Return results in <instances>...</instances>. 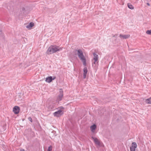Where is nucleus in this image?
<instances>
[{
  "label": "nucleus",
  "mask_w": 151,
  "mask_h": 151,
  "mask_svg": "<svg viewBox=\"0 0 151 151\" xmlns=\"http://www.w3.org/2000/svg\"><path fill=\"white\" fill-rule=\"evenodd\" d=\"M52 149V146H50L48 147L47 151H51Z\"/></svg>",
  "instance_id": "dca6fc26"
},
{
  "label": "nucleus",
  "mask_w": 151,
  "mask_h": 151,
  "mask_svg": "<svg viewBox=\"0 0 151 151\" xmlns=\"http://www.w3.org/2000/svg\"><path fill=\"white\" fill-rule=\"evenodd\" d=\"M28 119L29 121H30L31 122H32V118L30 117H29Z\"/></svg>",
  "instance_id": "aec40b11"
},
{
  "label": "nucleus",
  "mask_w": 151,
  "mask_h": 151,
  "mask_svg": "<svg viewBox=\"0 0 151 151\" xmlns=\"http://www.w3.org/2000/svg\"><path fill=\"white\" fill-rule=\"evenodd\" d=\"M127 6H128V8H129L130 9H134V8L133 6L130 3H128L127 4Z\"/></svg>",
  "instance_id": "4468645a"
},
{
  "label": "nucleus",
  "mask_w": 151,
  "mask_h": 151,
  "mask_svg": "<svg viewBox=\"0 0 151 151\" xmlns=\"http://www.w3.org/2000/svg\"><path fill=\"white\" fill-rule=\"evenodd\" d=\"M1 31H0V34H1Z\"/></svg>",
  "instance_id": "393cba45"
},
{
  "label": "nucleus",
  "mask_w": 151,
  "mask_h": 151,
  "mask_svg": "<svg viewBox=\"0 0 151 151\" xmlns=\"http://www.w3.org/2000/svg\"><path fill=\"white\" fill-rule=\"evenodd\" d=\"M63 91L61 90L60 91V94L58 95L57 99V101H59L62 100V97L63 96Z\"/></svg>",
  "instance_id": "39448f33"
},
{
  "label": "nucleus",
  "mask_w": 151,
  "mask_h": 151,
  "mask_svg": "<svg viewBox=\"0 0 151 151\" xmlns=\"http://www.w3.org/2000/svg\"><path fill=\"white\" fill-rule=\"evenodd\" d=\"M34 25V23L33 22H30L29 24L26 26V27L27 29H30Z\"/></svg>",
  "instance_id": "9d476101"
},
{
  "label": "nucleus",
  "mask_w": 151,
  "mask_h": 151,
  "mask_svg": "<svg viewBox=\"0 0 151 151\" xmlns=\"http://www.w3.org/2000/svg\"><path fill=\"white\" fill-rule=\"evenodd\" d=\"M62 109H63V107H62Z\"/></svg>",
  "instance_id": "a878e982"
},
{
  "label": "nucleus",
  "mask_w": 151,
  "mask_h": 151,
  "mask_svg": "<svg viewBox=\"0 0 151 151\" xmlns=\"http://www.w3.org/2000/svg\"><path fill=\"white\" fill-rule=\"evenodd\" d=\"M52 81V77L51 76L47 77L45 80L46 82L49 83L51 82Z\"/></svg>",
  "instance_id": "1a4fd4ad"
},
{
  "label": "nucleus",
  "mask_w": 151,
  "mask_h": 151,
  "mask_svg": "<svg viewBox=\"0 0 151 151\" xmlns=\"http://www.w3.org/2000/svg\"><path fill=\"white\" fill-rule=\"evenodd\" d=\"M119 37H122V38H129L130 37V35H122L121 34H120Z\"/></svg>",
  "instance_id": "9b49d317"
},
{
  "label": "nucleus",
  "mask_w": 151,
  "mask_h": 151,
  "mask_svg": "<svg viewBox=\"0 0 151 151\" xmlns=\"http://www.w3.org/2000/svg\"><path fill=\"white\" fill-rule=\"evenodd\" d=\"M59 46L55 45H51L48 49L46 53L48 54H51L60 50Z\"/></svg>",
  "instance_id": "f257e3e1"
},
{
  "label": "nucleus",
  "mask_w": 151,
  "mask_h": 151,
  "mask_svg": "<svg viewBox=\"0 0 151 151\" xmlns=\"http://www.w3.org/2000/svg\"><path fill=\"white\" fill-rule=\"evenodd\" d=\"M56 78V77L55 76H53V77H52V80H55Z\"/></svg>",
  "instance_id": "412c9836"
},
{
  "label": "nucleus",
  "mask_w": 151,
  "mask_h": 151,
  "mask_svg": "<svg viewBox=\"0 0 151 151\" xmlns=\"http://www.w3.org/2000/svg\"><path fill=\"white\" fill-rule=\"evenodd\" d=\"M77 55L80 59L81 60L83 63V65L85 66L86 65V60L84 56L83 52L82 50H78L77 51Z\"/></svg>",
  "instance_id": "f03ea898"
},
{
  "label": "nucleus",
  "mask_w": 151,
  "mask_h": 151,
  "mask_svg": "<svg viewBox=\"0 0 151 151\" xmlns=\"http://www.w3.org/2000/svg\"><path fill=\"white\" fill-rule=\"evenodd\" d=\"M131 147L136 148L137 147L136 143L135 142H133L132 144V145Z\"/></svg>",
  "instance_id": "2eb2a0df"
},
{
  "label": "nucleus",
  "mask_w": 151,
  "mask_h": 151,
  "mask_svg": "<svg viewBox=\"0 0 151 151\" xmlns=\"http://www.w3.org/2000/svg\"><path fill=\"white\" fill-rule=\"evenodd\" d=\"M118 37V35H114L113 36V37Z\"/></svg>",
  "instance_id": "4be33fe9"
},
{
  "label": "nucleus",
  "mask_w": 151,
  "mask_h": 151,
  "mask_svg": "<svg viewBox=\"0 0 151 151\" xmlns=\"http://www.w3.org/2000/svg\"><path fill=\"white\" fill-rule=\"evenodd\" d=\"M83 78H85L86 77V75L87 73L88 72V70L87 68L85 67L83 69Z\"/></svg>",
  "instance_id": "6e6552de"
},
{
  "label": "nucleus",
  "mask_w": 151,
  "mask_h": 151,
  "mask_svg": "<svg viewBox=\"0 0 151 151\" xmlns=\"http://www.w3.org/2000/svg\"><path fill=\"white\" fill-rule=\"evenodd\" d=\"M146 33L147 34L151 35V29L147 30L146 32Z\"/></svg>",
  "instance_id": "f3484780"
},
{
  "label": "nucleus",
  "mask_w": 151,
  "mask_h": 151,
  "mask_svg": "<svg viewBox=\"0 0 151 151\" xmlns=\"http://www.w3.org/2000/svg\"><path fill=\"white\" fill-rule=\"evenodd\" d=\"M145 102L147 104H151V97L146 99L145 100Z\"/></svg>",
  "instance_id": "f8f14e48"
},
{
  "label": "nucleus",
  "mask_w": 151,
  "mask_h": 151,
  "mask_svg": "<svg viewBox=\"0 0 151 151\" xmlns=\"http://www.w3.org/2000/svg\"><path fill=\"white\" fill-rule=\"evenodd\" d=\"M135 148L131 147H130V151H135Z\"/></svg>",
  "instance_id": "6ab92c4d"
},
{
  "label": "nucleus",
  "mask_w": 151,
  "mask_h": 151,
  "mask_svg": "<svg viewBox=\"0 0 151 151\" xmlns=\"http://www.w3.org/2000/svg\"><path fill=\"white\" fill-rule=\"evenodd\" d=\"M92 138L93 140L95 143L96 145L99 146L100 145V142L97 138L93 137H92Z\"/></svg>",
  "instance_id": "0eeeda50"
},
{
  "label": "nucleus",
  "mask_w": 151,
  "mask_h": 151,
  "mask_svg": "<svg viewBox=\"0 0 151 151\" xmlns=\"http://www.w3.org/2000/svg\"><path fill=\"white\" fill-rule=\"evenodd\" d=\"M93 60L94 61V62H93V63L95 64L96 62L99 59V56L98 55H97L96 53H93Z\"/></svg>",
  "instance_id": "423d86ee"
},
{
  "label": "nucleus",
  "mask_w": 151,
  "mask_h": 151,
  "mask_svg": "<svg viewBox=\"0 0 151 151\" xmlns=\"http://www.w3.org/2000/svg\"><path fill=\"white\" fill-rule=\"evenodd\" d=\"M20 110L19 107L17 106H15L13 108V111L14 113L16 114H17L19 112Z\"/></svg>",
  "instance_id": "20e7f679"
},
{
  "label": "nucleus",
  "mask_w": 151,
  "mask_h": 151,
  "mask_svg": "<svg viewBox=\"0 0 151 151\" xmlns=\"http://www.w3.org/2000/svg\"><path fill=\"white\" fill-rule=\"evenodd\" d=\"M96 126L95 124H93L91 127V131L93 132L94 130L96 128Z\"/></svg>",
  "instance_id": "ddd939ff"
},
{
  "label": "nucleus",
  "mask_w": 151,
  "mask_h": 151,
  "mask_svg": "<svg viewBox=\"0 0 151 151\" xmlns=\"http://www.w3.org/2000/svg\"><path fill=\"white\" fill-rule=\"evenodd\" d=\"M54 115L57 117H59L61 115L63 114V111L61 110H59L58 111L55 112L54 113Z\"/></svg>",
  "instance_id": "7ed1b4c3"
},
{
  "label": "nucleus",
  "mask_w": 151,
  "mask_h": 151,
  "mask_svg": "<svg viewBox=\"0 0 151 151\" xmlns=\"http://www.w3.org/2000/svg\"><path fill=\"white\" fill-rule=\"evenodd\" d=\"M117 1L119 4H123L122 0H117Z\"/></svg>",
  "instance_id": "a211bd4d"
},
{
  "label": "nucleus",
  "mask_w": 151,
  "mask_h": 151,
  "mask_svg": "<svg viewBox=\"0 0 151 151\" xmlns=\"http://www.w3.org/2000/svg\"><path fill=\"white\" fill-rule=\"evenodd\" d=\"M147 5H148V6H150V4L149 3H147Z\"/></svg>",
  "instance_id": "b1692460"
},
{
  "label": "nucleus",
  "mask_w": 151,
  "mask_h": 151,
  "mask_svg": "<svg viewBox=\"0 0 151 151\" xmlns=\"http://www.w3.org/2000/svg\"><path fill=\"white\" fill-rule=\"evenodd\" d=\"M20 151H24V150L23 149H22L20 150Z\"/></svg>",
  "instance_id": "5701e85b"
}]
</instances>
